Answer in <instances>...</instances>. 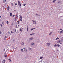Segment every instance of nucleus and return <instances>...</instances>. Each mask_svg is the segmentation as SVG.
<instances>
[{
	"mask_svg": "<svg viewBox=\"0 0 63 63\" xmlns=\"http://www.w3.org/2000/svg\"><path fill=\"white\" fill-rule=\"evenodd\" d=\"M18 5H19V6H20V7H21V4L20 3V1H18Z\"/></svg>",
	"mask_w": 63,
	"mask_h": 63,
	"instance_id": "nucleus-1",
	"label": "nucleus"
},
{
	"mask_svg": "<svg viewBox=\"0 0 63 63\" xmlns=\"http://www.w3.org/2000/svg\"><path fill=\"white\" fill-rule=\"evenodd\" d=\"M46 46H47V47H48V46H49V45H50V43H48L47 44H46Z\"/></svg>",
	"mask_w": 63,
	"mask_h": 63,
	"instance_id": "nucleus-2",
	"label": "nucleus"
},
{
	"mask_svg": "<svg viewBox=\"0 0 63 63\" xmlns=\"http://www.w3.org/2000/svg\"><path fill=\"white\" fill-rule=\"evenodd\" d=\"M21 46H24V43L23 42H22L21 43Z\"/></svg>",
	"mask_w": 63,
	"mask_h": 63,
	"instance_id": "nucleus-3",
	"label": "nucleus"
},
{
	"mask_svg": "<svg viewBox=\"0 0 63 63\" xmlns=\"http://www.w3.org/2000/svg\"><path fill=\"white\" fill-rule=\"evenodd\" d=\"M31 46H32V45H33V46H35V44L33 43H32L31 44Z\"/></svg>",
	"mask_w": 63,
	"mask_h": 63,
	"instance_id": "nucleus-4",
	"label": "nucleus"
},
{
	"mask_svg": "<svg viewBox=\"0 0 63 63\" xmlns=\"http://www.w3.org/2000/svg\"><path fill=\"white\" fill-rule=\"evenodd\" d=\"M29 40H33L34 39V38L33 37H32L31 38H30L29 39Z\"/></svg>",
	"mask_w": 63,
	"mask_h": 63,
	"instance_id": "nucleus-5",
	"label": "nucleus"
},
{
	"mask_svg": "<svg viewBox=\"0 0 63 63\" xmlns=\"http://www.w3.org/2000/svg\"><path fill=\"white\" fill-rule=\"evenodd\" d=\"M29 49L30 50H31V51H32V48H31L29 47Z\"/></svg>",
	"mask_w": 63,
	"mask_h": 63,
	"instance_id": "nucleus-6",
	"label": "nucleus"
},
{
	"mask_svg": "<svg viewBox=\"0 0 63 63\" xmlns=\"http://www.w3.org/2000/svg\"><path fill=\"white\" fill-rule=\"evenodd\" d=\"M33 24H37V23H36V21H34V22H33Z\"/></svg>",
	"mask_w": 63,
	"mask_h": 63,
	"instance_id": "nucleus-7",
	"label": "nucleus"
},
{
	"mask_svg": "<svg viewBox=\"0 0 63 63\" xmlns=\"http://www.w3.org/2000/svg\"><path fill=\"white\" fill-rule=\"evenodd\" d=\"M7 10L8 11H9V10H10V7L9 6H8L7 7Z\"/></svg>",
	"mask_w": 63,
	"mask_h": 63,
	"instance_id": "nucleus-8",
	"label": "nucleus"
},
{
	"mask_svg": "<svg viewBox=\"0 0 63 63\" xmlns=\"http://www.w3.org/2000/svg\"><path fill=\"white\" fill-rule=\"evenodd\" d=\"M5 62H6L5 60H3L2 61V63H5Z\"/></svg>",
	"mask_w": 63,
	"mask_h": 63,
	"instance_id": "nucleus-9",
	"label": "nucleus"
},
{
	"mask_svg": "<svg viewBox=\"0 0 63 63\" xmlns=\"http://www.w3.org/2000/svg\"><path fill=\"white\" fill-rule=\"evenodd\" d=\"M60 33H63V30L60 31Z\"/></svg>",
	"mask_w": 63,
	"mask_h": 63,
	"instance_id": "nucleus-10",
	"label": "nucleus"
},
{
	"mask_svg": "<svg viewBox=\"0 0 63 63\" xmlns=\"http://www.w3.org/2000/svg\"><path fill=\"white\" fill-rule=\"evenodd\" d=\"M35 29V28H33L31 29V30H33V29Z\"/></svg>",
	"mask_w": 63,
	"mask_h": 63,
	"instance_id": "nucleus-11",
	"label": "nucleus"
},
{
	"mask_svg": "<svg viewBox=\"0 0 63 63\" xmlns=\"http://www.w3.org/2000/svg\"><path fill=\"white\" fill-rule=\"evenodd\" d=\"M23 49H24V50H25V51H26H26H27V50H26V49H25V48H24Z\"/></svg>",
	"mask_w": 63,
	"mask_h": 63,
	"instance_id": "nucleus-12",
	"label": "nucleus"
},
{
	"mask_svg": "<svg viewBox=\"0 0 63 63\" xmlns=\"http://www.w3.org/2000/svg\"><path fill=\"white\" fill-rule=\"evenodd\" d=\"M27 31H28V26H27Z\"/></svg>",
	"mask_w": 63,
	"mask_h": 63,
	"instance_id": "nucleus-13",
	"label": "nucleus"
},
{
	"mask_svg": "<svg viewBox=\"0 0 63 63\" xmlns=\"http://www.w3.org/2000/svg\"><path fill=\"white\" fill-rule=\"evenodd\" d=\"M20 17L21 19H22V16H20Z\"/></svg>",
	"mask_w": 63,
	"mask_h": 63,
	"instance_id": "nucleus-14",
	"label": "nucleus"
},
{
	"mask_svg": "<svg viewBox=\"0 0 63 63\" xmlns=\"http://www.w3.org/2000/svg\"><path fill=\"white\" fill-rule=\"evenodd\" d=\"M40 59H42V58H43V57H40Z\"/></svg>",
	"mask_w": 63,
	"mask_h": 63,
	"instance_id": "nucleus-15",
	"label": "nucleus"
},
{
	"mask_svg": "<svg viewBox=\"0 0 63 63\" xmlns=\"http://www.w3.org/2000/svg\"><path fill=\"white\" fill-rule=\"evenodd\" d=\"M57 46V45L56 44H55V45L54 46V47H56Z\"/></svg>",
	"mask_w": 63,
	"mask_h": 63,
	"instance_id": "nucleus-16",
	"label": "nucleus"
},
{
	"mask_svg": "<svg viewBox=\"0 0 63 63\" xmlns=\"http://www.w3.org/2000/svg\"><path fill=\"white\" fill-rule=\"evenodd\" d=\"M57 42L59 44V43H60V41H57Z\"/></svg>",
	"mask_w": 63,
	"mask_h": 63,
	"instance_id": "nucleus-17",
	"label": "nucleus"
},
{
	"mask_svg": "<svg viewBox=\"0 0 63 63\" xmlns=\"http://www.w3.org/2000/svg\"><path fill=\"white\" fill-rule=\"evenodd\" d=\"M57 47H60V45H58H58H57Z\"/></svg>",
	"mask_w": 63,
	"mask_h": 63,
	"instance_id": "nucleus-18",
	"label": "nucleus"
},
{
	"mask_svg": "<svg viewBox=\"0 0 63 63\" xmlns=\"http://www.w3.org/2000/svg\"><path fill=\"white\" fill-rule=\"evenodd\" d=\"M13 15V14H12V13H10V16H12Z\"/></svg>",
	"mask_w": 63,
	"mask_h": 63,
	"instance_id": "nucleus-19",
	"label": "nucleus"
},
{
	"mask_svg": "<svg viewBox=\"0 0 63 63\" xmlns=\"http://www.w3.org/2000/svg\"><path fill=\"white\" fill-rule=\"evenodd\" d=\"M59 39V38H58V37H57L56 39V40H58V39Z\"/></svg>",
	"mask_w": 63,
	"mask_h": 63,
	"instance_id": "nucleus-20",
	"label": "nucleus"
},
{
	"mask_svg": "<svg viewBox=\"0 0 63 63\" xmlns=\"http://www.w3.org/2000/svg\"><path fill=\"white\" fill-rule=\"evenodd\" d=\"M4 56L5 57H7V55H4Z\"/></svg>",
	"mask_w": 63,
	"mask_h": 63,
	"instance_id": "nucleus-21",
	"label": "nucleus"
},
{
	"mask_svg": "<svg viewBox=\"0 0 63 63\" xmlns=\"http://www.w3.org/2000/svg\"><path fill=\"white\" fill-rule=\"evenodd\" d=\"M21 50L22 51V52H23V51H24V50H23V49H21Z\"/></svg>",
	"mask_w": 63,
	"mask_h": 63,
	"instance_id": "nucleus-22",
	"label": "nucleus"
},
{
	"mask_svg": "<svg viewBox=\"0 0 63 63\" xmlns=\"http://www.w3.org/2000/svg\"><path fill=\"white\" fill-rule=\"evenodd\" d=\"M16 17H18V15H16Z\"/></svg>",
	"mask_w": 63,
	"mask_h": 63,
	"instance_id": "nucleus-23",
	"label": "nucleus"
},
{
	"mask_svg": "<svg viewBox=\"0 0 63 63\" xmlns=\"http://www.w3.org/2000/svg\"><path fill=\"white\" fill-rule=\"evenodd\" d=\"M20 31H21V32H22V31L21 30V29H20Z\"/></svg>",
	"mask_w": 63,
	"mask_h": 63,
	"instance_id": "nucleus-24",
	"label": "nucleus"
},
{
	"mask_svg": "<svg viewBox=\"0 0 63 63\" xmlns=\"http://www.w3.org/2000/svg\"><path fill=\"white\" fill-rule=\"evenodd\" d=\"M9 22L8 21H7V22H6V23H7V24H8V23H9Z\"/></svg>",
	"mask_w": 63,
	"mask_h": 63,
	"instance_id": "nucleus-25",
	"label": "nucleus"
},
{
	"mask_svg": "<svg viewBox=\"0 0 63 63\" xmlns=\"http://www.w3.org/2000/svg\"><path fill=\"white\" fill-rule=\"evenodd\" d=\"M56 0H53V2L54 3L55 2V1H56Z\"/></svg>",
	"mask_w": 63,
	"mask_h": 63,
	"instance_id": "nucleus-26",
	"label": "nucleus"
},
{
	"mask_svg": "<svg viewBox=\"0 0 63 63\" xmlns=\"http://www.w3.org/2000/svg\"><path fill=\"white\" fill-rule=\"evenodd\" d=\"M37 16H40V15H38L37 14H36V15L37 16Z\"/></svg>",
	"mask_w": 63,
	"mask_h": 63,
	"instance_id": "nucleus-27",
	"label": "nucleus"
},
{
	"mask_svg": "<svg viewBox=\"0 0 63 63\" xmlns=\"http://www.w3.org/2000/svg\"><path fill=\"white\" fill-rule=\"evenodd\" d=\"M26 3H25L23 4V6H25V5H26Z\"/></svg>",
	"mask_w": 63,
	"mask_h": 63,
	"instance_id": "nucleus-28",
	"label": "nucleus"
},
{
	"mask_svg": "<svg viewBox=\"0 0 63 63\" xmlns=\"http://www.w3.org/2000/svg\"><path fill=\"white\" fill-rule=\"evenodd\" d=\"M52 33V32H51L49 34V35H51Z\"/></svg>",
	"mask_w": 63,
	"mask_h": 63,
	"instance_id": "nucleus-29",
	"label": "nucleus"
},
{
	"mask_svg": "<svg viewBox=\"0 0 63 63\" xmlns=\"http://www.w3.org/2000/svg\"><path fill=\"white\" fill-rule=\"evenodd\" d=\"M8 60L9 61H10V62H11V60H10V59H9Z\"/></svg>",
	"mask_w": 63,
	"mask_h": 63,
	"instance_id": "nucleus-30",
	"label": "nucleus"
},
{
	"mask_svg": "<svg viewBox=\"0 0 63 63\" xmlns=\"http://www.w3.org/2000/svg\"><path fill=\"white\" fill-rule=\"evenodd\" d=\"M0 25H1V27H2V26H3V25H2V24H0Z\"/></svg>",
	"mask_w": 63,
	"mask_h": 63,
	"instance_id": "nucleus-31",
	"label": "nucleus"
},
{
	"mask_svg": "<svg viewBox=\"0 0 63 63\" xmlns=\"http://www.w3.org/2000/svg\"><path fill=\"white\" fill-rule=\"evenodd\" d=\"M2 33V32H1V31H0V34H1V33Z\"/></svg>",
	"mask_w": 63,
	"mask_h": 63,
	"instance_id": "nucleus-32",
	"label": "nucleus"
},
{
	"mask_svg": "<svg viewBox=\"0 0 63 63\" xmlns=\"http://www.w3.org/2000/svg\"><path fill=\"white\" fill-rule=\"evenodd\" d=\"M20 21H22V19H20Z\"/></svg>",
	"mask_w": 63,
	"mask_h": 63,
	"instance_id": "nucleus-33",
	"label": "nucleus"
},
{
	"mask_svg": "<svg viewBox=\"0 0 63 63\" xmlns=\"http://www.w3.org/2000/svg\"><path fill=\"white\" fill-rule=\"evenodd\" d=\"M15 21H16V19H15Z\"/></svg>",
	"mask_w": 63,
	"mask_h": 63,
	"instance_id": "nucleus-34",
	"label": "nucleus"
},
{
	"mask_svg": "<svg viewBox=\"0 0 63 63\" xmlns=\"http://www.w3.org/2000/svg\"><path fill=\"white\" fill-rule=\"evenodd\" d=\"M62 40H60V43L61 42H62Z\"/></svg>",
	"mask_w": 63,
	"mask_h": 63,
	"instance_id": "nucleus-35",
	"label": "nucleus"
},
{
	"mask_svg": "<svg viewBox=\"0 0 63 63\" xmlns=\"http://www.w3.org/2000/svg\"><path fill=\"white\" fill-rule=\"evenodd\" d=\"M11 4H12V6H13V3H11Z\"/></svg>",
	"mask_w": 63,
	"mask_h": 63,
	"instance_id": "nucleus-36",
	"label": "nucleus"
},
{
	"mask_svg": "<svg viewBox=\"0 0 63 63\" xmlns=\"http://www.w3.org/2000/svg\"><path fill=\"white\" fill-rule=\"evenodd\" d=\"M15 32H16V29H15Z\"/></svg>",
	"mask_w": 63,
	"mask_h": 63,
	"instance_id": "nucleus-37",
	"label": "nucleus"
},
{
	"mask_svg": "<svg viewBox=\"0 0 63 63\" xmlns=\"http://www.w3.org/2000/svg\"><path fill=\"white\" fill-rule=\"evenodd\" d=\"M4 38H5L6 39V38H7V37L6 36H5Z\"/></svg>",
	"mask_w": 63,
	"mask_h": 63,
	"instance_id": "nucleus-38",
	"label": "nucleus"
},
{
	"mask_svg": "<svg viewBox=\"0 0 63 63\" xmlns=\"http://www.w3.org/2000/svg\"><path fill=\"white\" fill-rule=\"evenodd\" d=\"M32 35H34V34H35V33H32Z\"/></svg>",
	"mask_w": 63,
	"mask_h": 63,
	"instance_id": "nucleus-39",
	"label": "nucleus"
},
{
	"mask_svg": "<svg viewBox=\"0 0 63 63\" xmlns=\"http://www.w3.org/2000/svg\"><path fill=\"white\" fill-rule=\"evenodd\" d=\"M15 5H17V3H15Z\"/></svg>",
	"mask_w": 63,
	"mask_h": 63,
	"instance_id": "nucleus-40",
	"label": "nucleus"
},
{
	"mask_svg": "<svg viewBox=\"0 0 63 63\" xmlns=\"http://www.w3.org/2000/svg\"><path fill=\"white\" fill-rule=\"evenodd\" d=\"M19 21H18V24H19Z\"/></svg>",
	"mask_w": 63,
	"mask_h": 63,
	"instance_id": "nucleus-41",
	"label": "nucleus"
},
{
	"mask_svg": "<svg viewBox=\"0 0 63 63\" xmlns=\"http://www.w3.org/2000/svg\"><path fill=\"white\" fill-rule=\"evenodd\" d=\"M13 17H14V16H15V15H13Z\"/></svg>",
	"mask_w": 63,
	"mask_h": 63,
	"instance_id": "nucleus-42",
	"label": "nucleus"
},
{
	"mask_svg": "<svg viewBox=\"0 0 63 63\" xmlns=\"http://www.w3.org/2000/svg\"><path fill=\"white\" fill-rule=\"evenodd\" d=\"M2 24H4V23H3V22H2Z\"/></svg>",
	"mask_w": 63,
	"mask_h": 63,
	"instance_id": "nucleus-43",
	"label": "nucleus"
},
{
	"mask_svg": "<svg viewBox=\"0 0 63 63\" xmlns=\"http://www.w3.org/2000/svg\"><path fill=\"white\" fill-rule=\"evenodd\" d=\"M11 33H14V32H12V31H11Z\"/></svg>",
	"mask_w": 63,
	"mask_h": 63,
	"instance_id": "nucleus-44",
	"label": "nucleus"
},
{
	"mask_svg": "<svg viewBox=\"0 0 63 63\" xmlns=\"http://www.w3.org/2000/svg\"><path fill=\"white\" fill-rule=\"evenodd\" d=\"M62 30V29H61L60 30Z\"/></svg>",
	"mask_w": 63,
	"mask_h": 63,
	"instance_id": "nucleus-45",
	"label": "nucleus"
},
{
	"mask_svg": "<svg viewBox=\"0 0 63 63\" xmlns=\"http://www.w3.org/2000/svg\"><path fill=\"white\" fill-rule=\"evenodd\" d=\"M6 38H4V40H6Z\"/></svg>",
	"mask_w": 63,
	"mask_h": 63,
	"instance_id": "nucleus-46",
	"label": "nucleus"
},
{
	"mask_svg": "<svg viewBox=\"0 0 63 63\" xmlns=\"http://www.w3.org/2000/svg\"><path fill=\"white\" fill-rule=\"evenodd\" d=\"M30 35H32V34H30Z\"/></svg>",
	"mask_w": 63,
	"mask_h": 63,
	"instance_id": "nucleus-47",
	"label": "nucleus"
},
{
	"mask_svg": "<svg viewBox=\"0 0 63 63\" xmlns=\"http://www.w3.org/2000/svg\"><path fill=\"white\" fill-rule=\"evenodd\" d=\"M14 41H15V40H13V42H14Z\"/></svg>",
	"mask_w": 63,
	"mask_h": 63,
	"instance_id": "nucleus-48",
	"label": "nucleus"
},
{
	"mask_svg": "<svg viewBox=\"0 0 63 63\" xmlns=\"http://www.w3.org/2000/svg\"><path fill=\"white\" fill-rule=\"evenodd\" d=\"M4 1H5V2H6V0H4Z\"/></svg>",
	"mask_w": 63,
	"mask_h": 63,
	"instance_id": "nucleus-49",
	"label": "nucleus"
},
{
	"mask_svg": "<svg viewBox=\"0 0 63 63\" xmlns=\"http://www.w3.org/2000/svg\"><path fill=\"white\" fill-rule=\"evenodd\" d=\"M17 25H16V27H17Z\"/></svg>",
	"mask_w": 63,
	"mask_h": 63,
	"instance_id": "nucleus-50",
	"label": "nucleus"
},
{
	"mask_svg": "<svg viewBox=\"0 0 63 63\" xmlns=\"http://www.w3.org/2000/svg\"><path fill=\"white\" fill-rule=\"evenodd\" d=\"M60 43V44H62L61 43Z\"/></svg>",
	"mask_w": 63,
	"mask_h": 63,
	"instance_id": "nucleus-51",
	"label": "nucleus"
},
{
	"mask_svg": "<svg viewBox=\"0 0 63 63\" xmlns=\"http://www.w3.org/2000/svg\"><path fill=\"white\" fill-rule=\"evenodd\" d=\"M5 49H4V51H5Z\"/></svg>",
	"mask_w": 63,
	"mask_h": 63,
	"instance_id": "nucleus-52",
	"label": "nucleus"
},
{
	"mask_svg": "<svg viewBox=\"0 0 63 63\" xmlns=\"http://www.w3.org/2000/svg\"><path fill=\"white\" fill-rule=\"evenodd\" d=\"M33 21V22H34L35 21H33V20H32Z\"/></svg>",
	"mask_w": 63,
	"mask_h": 63,
	"instance_id": "nucleus-53",
	"label": "nucleus"
},
{
	"mask_svg": "<svg viewBox=\"0 0 63 63\" xmlns=\"http://www.w3.org/2000/svg\"><path fill=\"white\" fill-rule=\"evenodd\" d=\"M59 3H60V2H60V1H59Z\"/></svg>",
	"mask_w": 63,
	"mask_h": 63,
	"instance_id": "nucleus-54",
	"label": "nucleus"
},
{
	"mask_svg": "<svg viewBox=\"0 0 63 63\" xmlns=\"http://www.w3.org/2000/svg\"><path fill=\"white\" fill-rule=\"evenodd\" d=\"M0 18H1V16H0Z\"/></svg>",
	"mask_w": 63,
	"mask_h": 63,
	"instance_id": "nucleus-55",
	"label": "nucleus"
},
{
	"mask_svg": "<svg viewBox=\"0 0 63 63\" xmlns=\"http://www.w3.org/2000/svg\"><path fill=\"white\" fill-rule=\"evenodd\" d=\"M3 2H4V3H5V1H4Z\"/></svg>",
	"mask_w": 63,
	"mask_h": 63,
	"instance_id": "nucleus-56",
	"label": "nucleus"
},
{
	"mask_svg": "<svg viewBox=\"0 0 63 63\" xmlns=\"http://www.w3.org/2000/svg\"><path fill=\"white\" fill-rule=\"evenodd\" d=\"M21 30H22V29H21Z\"/></svg>",
	"mask_w": 63,
	"mask_h": 63,
	"instance_id": "nucleus-57",
	"label": "nucleus"
},
{
	"mask_svg": "<svg viewBox=\"0 0 63 63\" xmlns=\"http://www.w3.org/2000/svg\"><path fill=\"white\" fill-rule=\"evenodd\" d=\"M57 51H58V50H57Z\"/></svg>",
	"mask_w": 63,
	"mask_h": 63,
	"instance_id": "nucleus-58",
	"label": "nucleus"
},
{
	"mask_svg": "<svg viewBox=\"0 0 63 63\" xmlns=\"http://www.w3.org/2000/svg\"><path fill=\"white\" fill-rule=\"evenodd\" d=\"M18 26H19V25H18Z\"/></svg>",
	"mask_w": 63,
	"mask_h": 63,
	"instance_id": "nucleus-59",
	"label": "nucleus"
}]
</instances>
